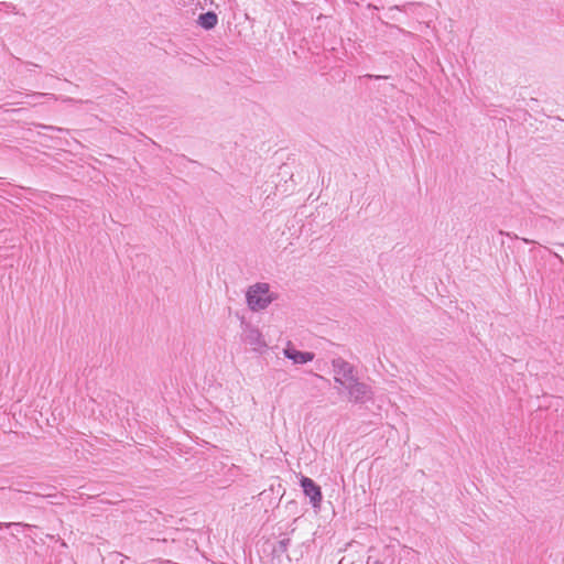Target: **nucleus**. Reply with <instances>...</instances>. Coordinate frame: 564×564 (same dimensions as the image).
Here are the masks:
<instances>
[{
  "mask_svg": "<svg viewBox=\"0 0 564 564\" xmlns=\"http://www.w3.org/2000/svg\"><path fill=\"white\" fill-rule=\"evenodd\" d=\"M276 299L278 294L272 292L270 285L264 282H257L250 285L246 292V302L252 312L267 308Z\"/></svg>",
  "mask_w": 564,
  "mask_h": 564,
  "instance_id": "f257e3e1",
  "label": "nucleus"
},
{
  "mask_svg": "<svg viewBox=\"0 0 564 564\" xmlns=\"http://www.w3.org/2000/svg\"><path fill=\"white\" fill-rule=\"evenodd\" d=\"M333 367L335 371V381L344 388L357 379L355 376V367L343 358L334 359Z\"/></svg>",
  "mask_w": 564,
  "mask_h": 564,
  "instance_id": "f03ea898",
  "label": "nucleus"
},
{
  "mask_svg": "<svg viewBox=\"0 0 564 564\" xmlns=\"http://www.w3.org/2000/svg\"><path fill=\"white\" fill-rule=\"evenodd\" d=\"M300 485L303 489V492L306 497L310 498V502L314 508H318L323 500V494L321 487L310 477L302 476L300 479Z\"/></svg>",
  "mask_w": 564,
  "mask_h": 564,
  "instance_id": "7ed1b4c3",
  "label": "nucleus"
},
{
  "mask_svg": "<svg viewBox=\"0 0 564 564\" xmlns=\"http://www.w3.org/2000/svg\"><path fill=\"white\" fill-rule=\"evenodd\" d=\"M348 390L350 401L364 403L371 398L370 387L357 379L345 387Z\"/></svg>",
  "mask_w": 564,
  "mask_h": 564,
  "instance_id": "20e7f679",
  "label": "nucleus"
},
{
  "mask_svg": "<svg viewBox=\"0 0 564 564\" xmlns=\"http://www.w3.org/2000/svg\"><path fill=\"white\" fill-rule=\"evenodd\" d=\"M242 340L246 344L253 346V350H258V348L260 347H268L265 341L263 340L261 332L250 324L246 325L243 329Z\"/></svg>",
  "mask_w": 564,
  "mask_h": 564,
  "instance_id": "39448f33",
  "label": "nucleus"
},
{
  "mask_svg": "<svg viewBox=\"0 0 564 564\" xmlns=\"http://www.w3.org/2000/svg\"><path fill=\"white\" fill-rule=\"evenodd\" d=\"M218 23V15L214 11L200 13L197 19V24L206 30H213Z\"/></svg>",
  "mask_w": 564,
  "mask_h": 564,
  "instance_id": "423d86ee",
  "label": "nucleus"
},
{
  "mask_svg": "<svg viewBox=\"0 0 564 564\" xmlns=\"http://www.w3.org/2000/svg\"><path fill=\"white\" fill-rule=\"evenodd\" d=\"M285 358L292 360L293 365H304L312 361L315 355H284Z\"/></svg>",
  "mask_w": 564,
  "mask_h": 564,
  "instance_id": "0eeeda50",
  "label": "nucleus"
},
{
  "mask_svg": "<svg viewBox=\"0 0 564 564\" xmlns=\"http://www.w3.org/2000/svg\"><path fill=\"white\" fill-rule=\"evenodd\" d=\"M291 544V540L289 538L281 539L276 545L273 547V552L276 554H283L286 553L289 546Z\"/></svg>",
  "mask_w": 564,
  "mask_h": 564,
  "instance_id": "6e6552de",
  "label": "nucleus"
},
{
  "mask_svg": "<svg viewBox=\"0 0 564 564\" xmlns=\"http://www.w3.org/2000/svg\"><path fill=\"white\" fill-rule=\"evenodd\" d=\"M14 494H15L18 497H12V499H14V500H17V501H21V499H22V494H24V495H25V501H24V502L30 501V496L32 495V494H31L30 491H28V490H20V489L14 490Z\"/></svg>",
  "mask_w": 564,
  "mask_h": 564,
  "instance_id": "1a4fd4ad",
  "label": "nucleus"
},
{
  "mask_svg": "<svg viewBox=\"0 0 564 564\" xmlns=\"http://www.w3.org/2000/svg\"><path fill=\"white\" fill-rule=\"evenodd\" d=\"M282 352L288 354V352H303V351L295 349L294 347H292L291 341H288L286 347L282 349Z\"/></svg>",
  "mask_w": 564,
  "mask_h": 564,
  "instance_id": "9d476101",
  "label": "nucleus"
},
{
  "mask_svg": "<svg viewBox=\"0 0 564 564\" xmlns=\"http://www.w3.org/2000/svg\"><path fill=\"white\" fill-rule=\"evenodd\" d=\"M13 525H21V523H15V522L3 523V522H0V529L10 528V527H13Z\"/></svg>",
  "mask_w": 564,
  "mask_h": 564,
  "instance_id": "9b49d317",
  "label": "nucleus"
},
{
  "mask_svg": "<svg viewBox=\"0 0 564 564\" xmlns=\"http://www.w3.org/2000/svg\"><path fill=\"white\" fill-rule=\"evenodd\" d=\"M192 2H195L196 6L200 7L202 9L207 3V0H191Z\"/></svg>",
  "mask_w": 564,
  "mask_h": 564,
  "instance_id": "f8f14e48",
  "label": "nucleus"
},
{
  "mask_svg": "<svg viewBox=\"0 0 564 564\" xmlns=\"http://www.w3.org/2000/svg\"><path fill=\"white\" fill-rule=\"evenodd\" d=\"M184 158H185L189 163H192V164L200 165V163H198V162H197V161H195V160L188 159V158H186L185 155H184Z\"/></svg>",
  "mask_w": 564,
  "mask_h": 564,
  "instance_id": "ddd939ff",
  "label": "nucleus"
},
{
  "mask_svg": "<svg viewBox=\"0 0 564 564\" xmlns=\"http://www.w3.org/2000/svg\"><path fill=\"white\" fill-rule=\"evenodd\" d=\"M373 564H383V563L380 561H376Z\"/></svg>",
  "mask_w": 564,
  "mask_h": 564,
  "instance_id": "4468645a",
  "label": "nucleus"
}]
</instances>
